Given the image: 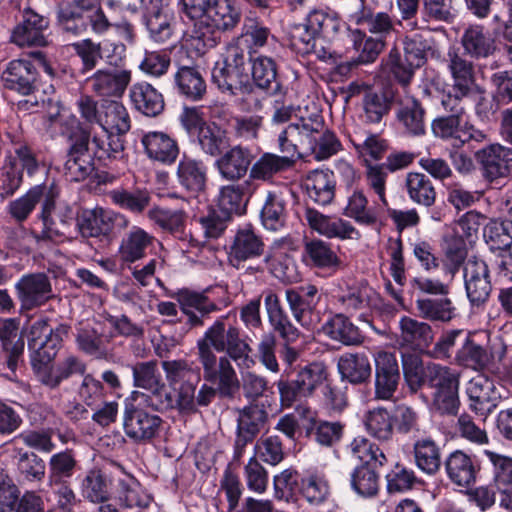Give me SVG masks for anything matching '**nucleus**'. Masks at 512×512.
<instances>
[{
  "instance_id": "nucleus-39",
  "label": "nucleus",
  "mask_w": 512,
  "mask_h": 512,
  "mask_svg": "<svg viewBox=\"0 0 512 512\" xmlns=\"http://www.w3.org/2000/svg\"><path fill=\"white\" fill-rule=\"evenodd\" d=\"M264 243L262 239L250 228L238 230L230 248L232 261H246L262 255Z\"/></svg>"
},
{
  "instance_id": "nucleus-10",
  "label": "nucleus",
  "mask_w": 512,
  "mask_h": 512,
  "mask_svg": "<svg viewBox=\"0 0 512 512\" xmlns=\"http://www.w3.org/2000/svg\"><path fill=\"white\" fill-rule=\"evenodd\" d=\"M464 282L472 306L484 304L492 290L487 264L477 257L468 258L464 265Z\"/></svg>"
},
{
  "instance_id": "nucleus-21",
  "label": "nucleus",
  "mask_w": 512,
  "mask_h": 512,
  "mask_svg": "<svg viewBox=\"0 0 512 512\" xmlns=\"http://www.w3.org/2000/svg\"><path fill=\"white\" fill-rule=\"evenodd\" d=\"M253 88L266 91L270 95L285 94L278 79L277 64L271 57L259 55L249 57Z\"/></svg>"
},
{
  "instance_id": "nucleus-54",
  "label": "nucleus",
  "mask_w": 512,
  "mask_h": 512,
  "mask_svg": "<svg viewBox=\"0 0 512 512\" xmlns=\"http://www.w3.org/2000/svg\"><path fill=\"white\" fill-rule=\"evenodd\" d=\"M266 420L267 412L264 406L258 404H250L240 410L237 419L236 431L248 435L252 438H256V436L261 431V428L264 426Z\"/></svg>"
},
{
  "instance_id": "nucleus-43",
  "label": "nucleus",
  "mask_w": 512,
  "mask_h": 512,
  "mask_svg": "<svg viewBox=\"0 0 512 512\" xmlns=\"http://www.w3.org/2000/svg\"><path fill=\"white\" fill-rule=\"evenodd\" d=\"M400 336L396 342L412 350L423 351L432 342L433 334L427 322H399Z\"/></svg>"
},
{
  "instance_id": "nucleus-42",
  "label": "nucleus",
  "mask_w": 512,
  "mask_h": 512,
  "mask_svg": "<svg viewBox=\"0 0 512 512\" xmlns=\"http://www.w3.org/2000/svg\"><path fill=\"white\" fill-rule=\"evenodd\" d=\"M294 163L295 160L289 156L264 153L251 165L248 180H270L274 175L293 167Z\"/></svg>"
},
{
  "instance_id": "nucleus-2",
  "label": "nucleus",
  "mask_w": 512,
  "mask_h": 512,
  "mask_svg": "<svg viewBox=\"0 0 512 512\" xmlns=\"http://www.w3.org/2000/svg\"><path fill=\"white\" fill-rule=\"evenodd\" d=\"M403 54L398 48L390 50L387 57V66L402 86H407L412 81L417 69L434 53L435 41L433 37L422 33L406 35L402 40Z\"/></svg>"
},
{
  "instance_id": "nucleus-5",
  "label": "nucleus",
  "mask_w": 512,
  "mask_h": 512,
  "mask_svg": "<svg viewBox=\"0 0 512 512\" xmlns=\"http://www.w3.org/2000/svg\"><path fill=\"white\" fill-rule=\"evenodd\" d=\"M5 88L31 98L19 101L20 111H30L39 105L37 93L40 91L39 74L31 60L20 58L10 61L1 74Z\"/></svg>"
},
{
  "instance_id": "nucleus-23",
  "label": "nucleus",
  "mask_w": 512,
  "mask_h": 512,
  "mask_svg": "<svg viewBox=\"0 0 512 512\" xmlns=\"http://www.w3.org/2000/svg\"><path fill=\"white\" fill-rule=\"evenodd\" d=\"M113 338L108 333L106 322H79L76 341L80 350L86 354L100 358L105 355V344Z\"/></svg>"
},
{
  "instance_id": "nucleus-17",
  "label": "nucleus",
  "mask_w": 512,
  "mask_h": 512,
  "mask_svg": "<svg viewBox=\"0 0 512 512\" xmlns=\"http://www.w3.org/2000/svg\"><path fill=\"white\" fill-rule=\"evenodd\" d=\"M252 160L253 155L249 148L235 145L220 154L215 166L223 179L238 182L246 176Z\"/></svg>"
},
{
  "instance_id": "nucleus-34",
  "label": "nucleus",
  "mask_w": 512,
  "mask_h": 512,
  "mask_svg": "<svg viewBox=\"0 0 512 512\" xmlns=\"http://www.w3.org/2000/svg\"><path fill=\"white\" fill-rule=\"evenodd\" d=\"M172 297L177 300L181 310L190 317V320H200L217 310V306L201 292L183 288L175 292Z\"/></svg>"
},
{
  "instance_id": "nucleus-37",
  "label": "nucleus",
  "mask_w": 512,
  "mask_h": 512,
  "mask_svg": "<svg viewBox=\"0 0 512 512\" xmlns=\"http://www.w3.org/2000/svg\"><path fill=\"white\" fill-rule=\"evenodd\" d=\"M337 368L341 379L352 384L363 383L371 376V365L365 354H343L338 359Z\"/></svg>"
},
{
  "instance_id": "nucleus-40",
  "label": "nucleus",
  "mask_w": 512,
  "mask_h": 512,
  "mask_svg": "<svg viewBox=\"0 0 512 512\" xmlns=\"http://www.w3.org/2000/svg\"><path fill=\"white\" fill-rule=\"evenodd\" d=\"M396 117L409 135L420 136L425 133V110L417 99L402 100Z\"/></svg>"
},
{
  "instance_id": "nucleus-64",
  "label": "nucleus",
  "mask_w": 512,
  "mask_h": 512,
  "mask_svg": "<svg viewBox=\"0 0 512 512\" xmlns=\"http://www.w3.org/2000/svg\"><path fill=\"white\" fill-rule=\"evenodd\" d=\"M148 218L163 231L171 234L183 232L186 215L182 210L152 208L147 213Z\"/></svg>"
},
{
  "instance_id": "nucleus-61",
  "label": "nucleus",
  "mask_w": 512,
  "mask_h": 512,
  "mask_svg": "<svg viewBox=\"0 0 512 512\" xmlns=\"http://www.w3.org/2000/svg\"><path fill=\"white\" fill-rule=\"evenodd\" d=\"M443 250L445 253V266L451 275H454L464 264L467 256L466 242L462 236L451 233L445 236Z\"/></svg>"
},
{
  "instance_id": "nucleus-51",
  "label": "nucleus",
  "mask_w": 512,
  "mask_h": 512,
  "mask_svg": "<svg viewBox=\"0 0 512 512\" xmlns=\"http://www.w3.org/2000/svg\"><path fill=\"white\" fill-rule=\"evenodd\" d=\"M108 196L120 208L136 214L142 213L151 201L150 193L144 189L118 188L110 191Z\"/></svg>"
},
{
  "instance_id": "nucleus-44",
  "label": "nucleus",
  "mask_w": 512,
  "mask_h": 512,
  "mask_svg": "<svg viewBox=\"0 0 512 512\" xmlns=\"http://www.w3.org/2000/svg\"><path fill=\"white\" fill-rule=\"evenodd\" d=\"M108 211L102 208L84 210L76 218L77 236L99 237L110 233Z\"/></svg>"
},
{
  "instance_id": "nucleus-24",
  "label": "nucleus",
  "mask_w": 512,
  "mask_h": 512,
  "mask_svg": "<svg viewBox=\"0 0 512 512\" xmlns=\"http://www.w3.org/2000/svg\"><path fill=\"white\" fill-rule=\"evenodd\" d=\"M212 81L222 93L230 96L253 92L247 72H240L219 61L212 69Z\"/></svg>"
},
{
  "instance_id": "nucleus-49",
  "label": "nucleus",
  "mask_w": 512,
  "mask_h": 512,
  "mask_svg": "<svg viewBox=\"0 0 512 512\" xmlns=\"http://www.w3.org/2000/svg\"><path fill=\"white\" fill-rule=\"evenodd\" d=\"M120 501L127 508H146L150 505L152 498L143 489L139 481L132 475H125L118 481Z\"/></svg>"
},
{
  "instance_id": "nucleus-7",
  "label": "nucleus",
  "mask_w": 512,
  "mask_h": 512,
  "mask_svg": "<svg viewBox=\"0 0 512 512\" xmlns=\"http://www.w3.org/2000/svg\"><path fill=\"white\" fill-rule=\"evenodd\" d=\"M71 46L80 58L81 67L79 71L83 75L92 72L101 60H105L110 65H116L125 52V46L121 42H96L91 38L74 42Z\"/></svg>"
},
{
  "instance_id": "nucleus-62",
  "label": "nucleus",
  "mask_w": 512,
  "mask_h": 512,
  "mask_svg": "<svg viewBox=\"0 0 512 512\" xmlns=\"http://www.w3.org/2000/svg\"><path fill=\"white\" fill-rule=\"evenodd\" d=\"M201 150L212 157L219 156L228 146L226 132L215 124H207L198 133Z\"/></svg>"
},
{
  "instance_id": "nucleus-9",
  "label": "nucleus",
  "mask_w": 512,
  "mask_h": 512,
  "mask_svg": "<svg viewBox=\"0 0 512 512\" xmlns=\"http://www.w3.org/2000/svg\"><path fill=\"white\" fill-rule=\"evenodd\" d=\"M20 309L32 310L53 298V290L49 277L42 272L24 275L15 284Z\"/></svg>"
},
{
  "instance_id": "nucleus-48",
  "label": "nucleus",
  "mask_w": 512,
  "mask_h": 512,
  "mask_svg": "<svg viewBox=\"0 0 512 512\" xmlns=\"http://www.w3.org/2000/svg\"><path fill=\"white\" fill-rule=\"evenodd\" d=\"M285 199L280 192L270 191L261 210V220L268 230L276 231L284 225L286 216Z\"/></svg>"
},
{
  "instance_id": "nucleus-41",
  "label": "nucleus",
  "mask_w": 512,
  "mask_h": 512,
  "mask_svg": "<svg viewBox=\"0 0 512 512\" xmlns=\"http://www.w3.org/2000/svg\"><path fill=\"white\" fill-rule=\"evenodd\" d=\"M413 456L415 465L427 475H434L441 467L440 448L431 437L415 440Z\"/></svg>"
},
{
  "instance_id": "nucleus-35",
  "label": "nucleus",
  "mask_w": 512,
  "mask_h": 512,
  "mask_svg": "<svg viewBox=\"0 0 512 512\" xmlns=\"http://www.w3.org/2000/svg\"><path fill=\"white\" fill-rule=\"evenodd\" d=\"M174 16L168 9H149L144 16L149 37L156 43L164 44L170 41L174 34Z\"/></svg>"
},
{
  "instance_id": "nucleus-15",
  "label": "nucleus",
  "mask_w": 512,
  "mask_h": 512,
  "mask_svg": "<svg viewBox=\"0 0 512 512\" xmlns=\"http://www.w3.org/2000/svg\"><path fill=\"white\" fill-rule=\"evenodd\" d=\"M91 90L100 97H121L131 82L127 69H98L88 79Z\"/></svg>"
},
{
  "instance_id": "nucleus-1",
  "label": "nucleus",
  "mask_w": 512,
  "mask_h": 512,
  "mask_svg": "<svg viewBox=\"0 0 512 512\" xmlns=\"http://www.w3.org/2000/svg\"><path fill=\"white\" fill-rule=\"evenodd\" d=\"M239 331L224 322H215L203 337L198 339V360L203 367L204 379L217 385L224 396H231L239 388V381L230 360L223 356L217 359L212 351L223 352Z\"/></svg>"
},
{
  "instance_id": "nucleus-25",
  "label": "nucleus",
  "mask_w": 512,
  "mask_h": 512,
  "mask_svg": "<svg viewBox=\"0 0 512 512\" xmlns=\"http://www.w3.org/2000/svg\"><path fill=\"white\" fill-rule=\"evenodd\" d=\"M306 219L310 227L328 238L358 239L359 232L348 221L331 218L315 209L307 208Z\"/></svg>"
},
{
  "instance_id": "nucleus-16",
  "label": "nucleus",
  "mask_w": 512,
  "mask_h": 512,
  "mask_svg": "<svg viewBox=\"0 0 512 512\" xmlns=\"http://www.w3.org/2000/svg\"><path fill=\"white\" fill-rule=\"evenodd\" d=\"M394 100L391 88H374L369 90L361 101L360 118L365 124L385 125V118L389 115Z\"/></svg>"
},
{
  "instance_id": "nucleus-55",
  "label": "nucleus",
  "mask_w": 512,
  "mask_h": 512,
  "mask_svg": "<svg viewBox=\"0 0 512 512\" xmlns=\"http://www.w3.org/2000/svg\"><path fill=\"white\" fill-rule=\"evenodd\" d=\"M322 128V119L319 117L301 119L298 123L289 124L285 128V135L290 137V142L295 144V148L298 151L299 147H303L308 150L309 144L315 143L312 139L313 133H318V130Z\"/></svg>"
},
{
  "instance_id": "nucleus-20",
  "label": "nucleus",
  "mask_w": 512,
  "mask_h": 512,
  "mask_svg": "<svg viewBox=\"0 0 512 512\" xmlns=\"http://www.w3.org/2000/svg\"><path fill=\"white\" fill-rule=\"evenodd\" d=\"M444 464L447 476L453 484L464 488L475 484L480 467L472 456L455 450L449 454Z\"/></svg>"
},
{
  "instance_id": "nucleus-28",
  "label": "nucleus",
  "mask_w": 512,
  "mask_h": 512,
  "mask_svg": "<svg viewBox=\"0 0 512 512\" xmlns=\"http://www.w3.org/2000/svg\"><path fill=\"white\" fill-rule=\"evenodd\" d=\"M254 190L253 183L248 179L242 183L233 182L221 187L218 199L219 210L229 216L241 214Z\"/></svg>"
},
{
  "instance_id": "nucleus-8",
  "label": "nucleus",
  "mask_w": 512,
  "mask_h": 512,
  "mask_svg": "<svg viewBox=\"0 0 512 512\" xmlns=\"http://www.w3.org/2000/svg\"><path fill=\"white\" fill-rule=\"evenodd\" d=\"M162 419L136 405L129 399L125 400L123 428L126 436L136 443H147L158 436Z\"/></svg>"
},
{
  "instance_id": "nucleus-27",
  "label": "nucleus",
  "mask_w": 512,
  "mask_h": 512,
  "mask_svg": "<svg viewBox=\"0 0 512 512\" xmlns=\"http://www.w3.org/2000/svg\"><path fill=\"white\" fill-rule=\"evenodd\" d=\"M129 96L135 109L145 116L157 117L164 111L163 95L148 82L132 85Z\"/></svg>"
},
{
  "instance_id": "nucleus-3",
  "label": "nucleus",
  "mask_w": 512,
  "mask_h": 512,
  "mask_svg": "<svg viewBox=\"0 0 512 512\" xmlns=\"http://www.w3.org/2000/svg\"><path fill=\"white\" fill-rule=\"evenodd\" d=\"M58 191L53 186L45 194L39 218L42 230L33 233L37 242L51 241L61 243L77 239L76 218L73 209L64 203H57Z\"/></svg>"
},
{
  "instance_id": "nucleus-32",
  "label": "nucleus",
  "mask_w": 512,
  "mask_h": 512,
  "mask_svg": "<svg viewBox=\"0 0 512 512\" xmlns=\"http://www.w3.org/2000/svg\"><path fill=\"white\" fill-rule=\"evenodd\" d=\"M154 237L144 229L134 226L121 240L119 256L123 262L133 263L146 256V250L153 245Z\"/></svg>"
},
{
  "instance_id": "nucleus-30",
  "label": "nucleus",
  "mask_w": 512,
  "mask_h": 512,
  "mask_svg": "<svg viewBox=\"0 0 512 512\" xmlns=\"http://www.w3.org/2000/svg\"><path fill=\"white\" fill-rule=\"evenodd\" d=\"M20 322H2L0 325V341L2 348L8 353L7 366L15 372L23 354L25 331L19 327Z\"/></svg>"
},
{
  "instance_id": "nucleus-60",
  "label": "nucleus",
  "mask_w": 512,
  "mask_h": 512,
  "mask_svg": "<svg viewBox=\"0 0 512 512\" xmlns=\"http://www.w3.org/2000/svg\"><path fill=\"white\" fill-rule=\"evenodd\" d=\"M348 452L361 463H374L376 466H383L387 458L376 444L370 442L364 436L355 437L347 446Z\"/></svg>"
},
{
  "instance_id": "nucleus-38",
  "label": "nucleus",
  "mask_w": 512,
  "mask_h": 512,
  "mask_svg": "<svg viewBox=\"0 0 512 512\" xmlns=\"http://www.w3.org/2000/svg\"><path fill=\"white\" fill-rule=\"evenodd\" d=\"M409 199L417 205L430 208L436 201V190L430 178L420 172H409L405 178Z\"/></svg>"
},
{
  "instance_id": "nucleus-46",
  "label": "nucleus",
  "mask_w": 512,
  "mask_h": 512,
  "mask_svg": "<svg viewBox=\"0 0 512 512\" xmlns=\"http://www.w3.org/2000/svg\"><path fill=\"white\" fill-rule=\"evenodd\" d=\"M161 367L170 387L177 389L189 383L198 382L200 372L185 359L162 361Z\"/></svg>"
},
{
  "instance_id": "nucleus-56",
  "label": "nucleus",
  "mask_w": 512,
  "mask_h": 512,
  "mask_svg": "<svg viewBox=\"0 0 512 512\" xmlns=\"http://www.w3.org/2000/svg\"><path fill=\"white\" fill-rule=\"evenodd\" d=\"M46 193L45 186L32 187L25 195L9 203L8 213L17 222L25 221Z\"/></svg>"
},
{
  "instance_id": "nucleus-18",
  "label": "nucleus",
  "mask_w": 512,
  "mask_h": 512,
  "mask_svg": "<svg viewBox=\"0 0 512 512\" xmlns=\"http://www.w3.org/2000/svg\"><path fill=\"white\" fill-rule=\"evenodd\" d=\"M460 43L463 52L474 60L487 59L497 51L495 38L480 24H471L465 28Z\"/></svg>"
},
{
  "instance_id": "nucleus-59",
  "label": "nucleus",
  "mask_w": 512,
  "mask_h": 512,
  "mask_svg": "<svg viewBox=\"0 0 512 512\" xmlns=\"http://www.w3.org/2000/svg\"><path fill=\"white\" fill-rule=\"evenodd\" d=\"M344 426L340 422L319 421L305 427L306 434L317 444L331 447L340 441Z\"/></svg>"
},
{
  "instance_id": "nucleus-57",
  "label": "nucleus",
  "mask_w": 512,
  "mask_h": 512,
  "mask_svg": "<svg viewBox=\"0 0 512 512\" xmlns=\"http://www.w3.org/2000/svg\"><path fill=\"white\" fill-rule=\"evenodd\" d=\"M421 23H452L457 15L454 0H422Z\"/></svg>"
},
{
  "instance_id": "nucleus-53",
  "label": "nucleus",
  "mask_w": 512,
  "mask_h": 512,
  "mask_svg": "<svg viewBox=\"0 0 512 512\" xmlns=\"http://www.w3.org/2000/svg\"><path fill=\"white\" fill-rule=\"evenodd\" d=\"M175 82L179 91L192 100H200L206 93V83L195 68L181 67L175 75Z\"/></svg>"
},
{
  "instance_id": "nucleus-45",
  "label": "nucleus",
  "mask_w": 512,
  "mask_h": 512,
  "mask_svg": "<svg viewBox=\"0 0 512 512\" xmlns=\"http://www.w3.org/2000/svg\"><path fill=\"white\" fill-rule=\"evenodd\" d=\"M364 426L367 433L379 442H389L393 439V417L382 407L370 409L364 416Z\"/></svg>"
},
{
  "instance_id": "nucleus-6",
  "label": "nucleus",
  "mask_w": 512,
  "mask_h": 512,
  "mask_svg": "<svg viewBox=\"0 0 512 512\" xmlns=\"http://www.w3.org/2000/svg\"><path fill=\"white\" fill-rule=\"evenodd\" d=\"M68 148L64 162V175L69 181L80 182L95 170L96 151L90 148V134L79 122L68 134Z\"/></svg>"
},
{
  "instance_id": "nucleus-50",
  "label": "nucleus",
  "mask_w": 512,
  "mask_h": 512,
  "mask_svg": "<svg viewBox=\"0 0 512 512\" xmlns=\"http://www.w3.org/2000/svg\"><path fill=\"white\" fill-rule=\"evenodd\" d=\"M385 46L386 41L384 39L366 36L360 31H356L353 33V47L358 53V56L350 65L356 66L374 62L384 50Z\"/></svg>"
},
{
  "instance_id": "nucleus-58",
  "label": "nucleus",
  "mask_w": 512,
  "mask_h": 512,
  "mask_svg": "<svg viewBox=\"0 0 512 512\" xmlns=\"http://www.w3.org/2000/svg\"><path fill=\"white\" fill-rule=\"evenodd\" d=\"M416 303L419 315L429 320H452L459 316L448 298L419 299Z\"/></svg>"
},
{
  "instance_id": "nucleus-26",
  "label": "nucleus",
  "mask_w": 512,
  "mask_h": 512,
  "mask_svg": "<svg viewBox=\"0 0 512 512\" xmlns=\"http://www.w3.org/2000/svg\"><path fill=\"white\" fill-rule=\"evenodd\" d=\"M303 262L310 267L336 271L341 260L331 244L322 239H307L303 245Z\"/></svg>"
},
{
  "instance_id": "nucleus-29",
  "label": "nucleus",
  "mask_w": 512,
  "mask_h": 512,
  "mask_svg": "<svg viewBox=\"0 0 512 512\" xmlns=\"http://www.w3.org/2000/svg\"><path fill=\"white\" fill-rule=\"evenodd\" d=\"M99 125L107 134L125 135L131 128L126 107L119 101L103 100Z\"/></svg>"
},
{
  "instance_id": "nucleus-31",
  "label": "nucleus",
  "mask_w": 512,
  "mask_h": 512,
  "mask_svg": "<svg viewBox=\"0 0 512 512\" xmlns=\"http://www.w3.org/2000/svg\"><path fill=\"white\" fill-rule=\"evenodd\" d=\"M207 168L201 160L183 155L177 166L179 184L191 193H199L205 189Z\"/></svg>"
},
{
  "instance_id": "nucleus-36",
  "label": "nucleus",
  "mask_w": 512,
  "mask_h": 512,
  "mask_svg": "<svg viewBox=\"0 0 512 512\" xmlns=\"http://www.w3.org/2000/svg\"><path fill=\"white\" fill-rule=\"evenodd\" d=\"M374 463H361L350 473V487L360 497L370 498L379 491V473Z\"/></svg>"
},
{
  "instance_id": "nucleus-33",
  "label": "nucleus",
  "mask_w": 512,
  "mask_h": 512,
  "mask_svg": "<svg viewBox=\"0 0 512 512\" xmlns=\"http://www.w3.org/2000/svg\"><path fill=\"white\" fill-rule=\"evenodd\" d=\"M304 186L310 200L319 205L330 204L335 195L334 175L330 171L314 170L310 172Z\"/></svg>"
},
{
  "instance_id": "nucleus-11",
  "label": "nucleus",
  "mask_w": 512,
  "mask_h": 512,
  "mask_svg": "<svg viewBox=\"0 0 512 512\" xmlns=\"http://www.w3.org/2000/svg\"><path fill=\"white\" fill-rule=\"evenodd\" d=\"M48 27L49 20L46 17L33 10H25L22 21L12 32L11 41L20 47L47 46Z\"/></svg>"
},
{
  "instance_id": "nucleus-13",
  "label": "nucleus",
  "mask_w": 512,
  "mask_h": 512,
  "mask_svg": "<svg viewBox=\"0 0 512 512\" xmlns=\"http://www.w3.org/2000/svg\"><path fill=\"white\" fill-rule=\"evenodd\" d=\"M469 407L477 415L487 418L496 407L499 397L492 380L482 374L471 378L466 384Z\"/></svg>"
},
{
  "instance_id": "nucleus-4",
  "label": "nucleus",
  "mask_w": 512,
  "mask_h": 512,
  "mask_svg": "<svg viewBox=\"0 0 512 512\" xmlns=\"http://www.w3.org/2000/svg\"><path fill=\"white\" fill-rule=\"evenodd\" d=\"M241 20V12L232 0H214L204 18L194 23L195 37L207 47L216 46L221 35L232 31Z\"/></svg>"
},
{
  "instance_id": "nucleus-22",
  "label": "nucleus",
  "mask_w": 512,
  "mask_h": 512,
  "mask_svg": "<svg viewBox=\"0 0 512 512\" xmlns=\"http://www.w3.org/2000/svg\"><path fill=\"white\" fill-rule=\"evenodd\" d=\"M141 143L149 159L164 165L173 164L179 155L177 141L162 131L144 133Z\"/></svg>"
},
{
  "instance_id": "nucleus-47",
  "label": "nucleus",
  "mask_w": 512,
  "mask_h": 512,
  "mask_svg": "<svg viewBox=\"0 0 512 512\" xmlns=\"http://www.w3.org/2000/svg\"><path fill=\"white\" fill-rule=\"evenodd\" d=\"M76 460L71 450L53 454L48 463V486L54 488L56 484L67 482L74 474Z\"/></svg>"
},
{
  "instance_id": "nucleus-52",
  "label": "nucleus",
  "mask_w": 512,
  "mask_h": 512,
  "mask_svg": "<svg viewBox=\"0 0 512 512\" xmlns=\"http://www.w3.org/2000/svg\"><path fill=\"white\" fill-rule=\"evenodd\" d=\"M81 492L84 498L93 503L109 499V482L106 475L99 469H91L81 482Z\"/></svg>"
},
{
  "instance_id": "nucleus-63",
  "label": "nucleus",
  "mask_w": 512,
  "mask_h": 512,
  "mask_svg": "<svg viewBox=\"0 0 512 512\" xmlns=\"http://www.w3.org/2000/svg\"><path fill=\"white\" fill-rule=\"evenodd\" d=\"M317 36L303 22L292 28L291 44L301 54H315L318 58L324 59L326 52L322 48H317Z\"/></svg>"
},
{
  "instance_id": "nucleus-12",
  "label": "nucleus",
  "mask_w": 512,
  "mask_h": 512,
  "mask_svg": "<svg viewBox=\"0 0 512 512\" xmlns=\"http://www.w3.org/2000/svg\"><path fill=\"white\" fill-rule=\"evenodd\" d=\"M30 357L42 353L54 352L62 340L61 334L67 332L66 325H60L55 331L48 322H26L23 326Z\"/></svg>"
},
{
  "instance_id": "nucleus-19",
  "label": "nucleus",
  "mask_w": 512,
  "mask_h": 512,
  "mask_svg": "<svg viewBox=\"0 0 512 512\" xmlns=\"http://www.w3.org/2000/svg\"><path fill=\"white\" fill-rule=\"evenodd\" d=\"M466 53L458 48L450 47L444 58V63L453 80L452 87L460 94L471 93L475 84V69Z\"/></svg>"
},
{
  "instance_id": "nucleus-14",
  "label": "nucleus",
  "mask_w": 512,
  "mask_h": 512,
  "mask_svg": "<svg viewBox=\"0 0 512 512\" xmlns=\"http://www.w3.org/2000/svg\"><path fill=\"white\" fill-rule=\"evenodd\" d=\"M475 158L481 165L484 177L489 181L507 177L512 163V149L492 144L476 152Z\"/></svg>"
}]
</instances>
